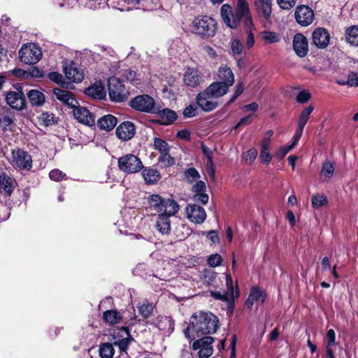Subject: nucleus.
I'll use <instances>...</instances> for the list:
<instances>
[{"instance_id": "nucleus-36", "label": "nucleus", "mask_w": 358, "mask_h": 358, "mask_svg": "<svg viewBox=\"0 0 358 358\" xmlns=\"http://www.w3.org/2000/svg\"><path fill=\"white\" fill-rule=\"evenodd\" d=\"M346 41L353 46H358V25L348 27L345 31Z\"/></svg>"}, {"instance_id": "nucleus-30", "label": "nucleus", "mask_w": 358, "mask_h": 358, "mask_svg": "<svg viewBox=\"0 0 358 358\" xmlns=\"http://www.w3.org/2000/svg\"><path fill=\"white\" fill-rule=\"evenodd\" d=\"M157 116L160 118L162 121V124L164 125H168L173 123L177 119L176 113L171 110L169 108H164L162 110H159L157 107Z\"/></svg>"}, {"instance_id": "nucleus-23", "label": "nucleus", "mask_w": 358, "mask_h": 358, "mask_svg": "<svg viewBox=\"0 0 358 358\" xmlns=\"http://www.w3.org/2000/svg\"><path fill=\"white\" fill-rule=\"evenodd\" d=\"M14 120V114L9 108H3L0 110V128L3 131H11Z\"/></svg>"}, {"instance_id": "nucleus-22", "label": "nucleus", "mask_w": 358, "mask_h": 358, "mask_svg": "<svg viewBox=\"0 0 358 358\" xmlns=\"http://www.w3.org/2000/svg\"><path fill=\"white\" fill-rule=\"evenodd\" d=\"M74 117L81 123L88 126L95 124L94 115L85 107L76 106L73 108Z\"/></svg>"}, {"instance_id": "nucleus-5", "label": "nucleus", "mask_w": 358, "mask_h": 358, "mask_svg": "<svg viewBox=\"0 0 358 358\" xmlns=\"http://www.w3.org/2000/svg\"><path fill=\"white\" fill-rule=\"evenodd\" d=\"M192 31L194 34L203 38H209L215 35L216 23L215 20L207 15L196 17L192 22Z\"/></svg>"}, {"instance_id": "nucleus-16", "label": "nucleus", "mask_w": 358, "mask_h": 358, "mask_svg": "<svg viewBox=\"0 0 358 358\" xmlns=\"http://www.w3.org/2000/svg\"><path fill=\"white\" fill-rule=\"evenodd\" d=\"M313 44L320 49L326 48L330 41L329 31L322 27L316 28L312 33Z\"/></svg>"}, {"instance_id": "nucleus-11", "label": "nucleus", "mask_w": 358, "mask_h": 358, "mask_svg": "<svg viewBox=\"0 0 358 358\" xmlns=\"http://www.w3.org/2000/svg\"><path fill=\"white\" fill-rule=\"evenodd\" d=\"M118 167L127 173H134L140 171L143 166L138 157L134 155L128 154L119 158Z\"/></svg>"}, {"instance_id": "nucleus-57", "label": "nucleus", "mask_w": 358, "mask_h": 358, "mask_svg": "<svg viewBox=\"0 0 358 358\" xmlns=\"http://www.w3.org/2000/svg\"><path fill=\"white\" fill-rule=\"evenodd\" d=\"M310 94L307 90L301 91L297 96L296 101L300 103H305L310 99Z\"/></svg>"}, {"instance_id": "nucleus-28", "label": "nucleus", "mask_w": 358, "mask_h": 358, "mask_svg": "<svg viewBox=\"0 0 358 358\" xmlns=\"http://www.w3.org/2000/svg\"><path fill=\"white\" fill-rule=\"evenodd\" d=\"M255 6L258 14L268 20L272 12V0H256Z\"/></svg>"}, {"instance_id": "nucleus-54", "label": "nucleus", "mask_w": 358, "mask_h": 358, "mask_svg": "<svg viewBox=\"0 0 358 358\" xmlns=\"http://www.w3.org/2000/svg\"><path fill=\"white\" fill-rule=\"evenodd\" d=\"M348 85L350 87H358V73L350 72L347 79Z\"/></svg>"}, {"instance_id": "nucleus-62", "label": "nucleus", "mask_w": 358, "mask_h": 358, "mask_svg": "<svg viewBox=\"0 0 358 358\" xmlns=\"http://www.w3.org/2000/svg\"><path fill=\"white\" fill-rule=\"evenodd\" d=\"M210 295L215 299L220 300L222 301H228V293L227 292H224L223 293L219 292H211Z\"/></svg>"}, {"instance_id": "nucleus-24", "label": "nucleus", "mask_w": 358, "mask_h": 358, "mask_svg": "<svg viewBox=\"0 0 358 358\" xmlns=\"http://www.w3.org/2000/svg\"><path fill=\"white\" fill-rule=\"evenodd\" d=\"M185 84L191 87L199 86L202 82V76L201 73L196 69L188 68L184 74Z\"/></svg>"}, {"instance_id": "nucleus-55", "label": "nucleus", "mask_w": 358, "mask_h": 358, "mask_svg": "<svg viewBox=\"0 0 358 358\" xmlns=\"http://www.w3.org/2000/svg\"><path fill=\"white\" fill-rule=\"evenodd\" d=\"M208 263L210 266H218L222 263V257L218 254L211 255L208 259Z\"/></svg>"}, {"instance_id": "nucleus-53", "label": "nucleus", "mask_w": 358, "mask_h": 358, "mask_svg": "<svg viewBox=\"0 0 358 358\" xmlns=\"http://www.w3.org/2000/svg\"><path fill=\"white\" fill-rule=\"evenodd\" d=\"M278 4L282 9L289 10L293 8L296 3V0H276Z\"/></svg>"}, {"instance_id": "nucleus-61", "label": "nucleus", "mask_w": 358, "mask_h": 358, "mask_svg": "<svg viewBox=\"0 0 358 358\" xmlns=\"http://www.w3.org/2000/svg\"><path fill=\"white\" fill-rule=\"evenodd\" d=\"M272 159V156L268 150H262L259 155V159L262 163L268 165Z\"/></svg>"}, {"instance_id": "nucleus-51", "label": "nucleus", "mask_w": 358, "mask_h": 358, "mask_svg": "<svg viewBox=\"0 0 358 358\" xmlns=\"http://www.w3.org/2000/svg\"><path fill=\"white\" fill-rule=\"evenodd\" d=\"M123 76L126 78V80L131 83L137 85L138 83L136 82L138 80L137 79V75L136 72L131 70V69H127L124 71Z\"/></svg>"}, {"instance_id": "nucleus-8", "label": "nucleus", "mask_w": 358, "mask_h": 358, "mask_svg": "<svg viewBox=\"0 0 358 358\" xmlns=\"http://www.w3.org/2000/svg\"><path fill=\"white\" fill-rule=\"evenodd\" d=\"M19 56L22 62L31 65L41 59L42 50L34 43L24 44L19 51Z\"/></svg>"}, {"instance_id": "nucleus-1", "label": "nucleus", "mask_w": 358, "mask_h": 358, "mask_svg": "<svg viewBox=\"0 0 358 358\" xmlns=\"http://www.w3.org/2000/svg\"><path fill=\"white\" fill-rule=\"evenodd\" d=\"M220 13L225 24L231 29H235L241 24L243 25L247 34L246 46L248 49L252 48L255 42V34L252 31L255 28L249 5L246 0H237L236 7L234 11L229 4H223Z\"/></svg>"}, {"instance_id": "nucleus-32", "label": "nucleus", "mask_w": 358, "mask_h": 358, "mask_svg": "<svg viewBox=\"0 0 358 358\" xmlns=\"http://www.w3.org/2000/svg\"><path fill=\"white\" fill-rule=\"evenodd\" d=\"M120 330L126 334L127 337L122 339L115 340L113 343V345L117 346L121 352H126L128 349L129 345L133 341V338L129 334V329L128 327H121Z\"/></svg>"}, {"instance_id": "nucleus-26", "label": "nucleus", "mask_w": 358, "mask_h": 358, "mask_svg": "<svg viewBox=\"0 0 358 358\" xmlns=\"http://www.w3.org/2000/svg\"><path fill=\"white\" fill-rule=\"evenodd\" d=\"M174 215H168L166 213H161L158 215L155 227L159 233L162 234H169L171 231V221L170 217Z\"/></svg>"}, {"instance_id": "nucleus-20", "label": "nucleus", "mask_w": 358, "mask_h": 358, "mask_svg": "<svg viewBox=\"0 0 358 358\" xmlns=\"http://www.w3.org/2000/svg\"><path fill=\"white\" fill-rule=\"evenodd\" d=\"M15 180L6 174L0 173V194L10 196L15 188Z\"/></svg>"}, {"instance_id": "nucleus-50", "label": "nucleus", "mask_w": 358, "mask_h": 358, "mask_svg": "<svg viewBox=\"0 0 358 358\" xmlns=\"http://www.w3.org/2000/svg\"><path fill=\"white\" fill-rule=\"evenodd\" d=\"M231 49L234 55H240L243 50L242 43L236 38L232 39L231 41Z\"/></svg>"}, {"instance_id": "nucleus-64", "label": "nucleus", "mask_w": 358, "mask_h": 358, "mask_svg": "<svg viewBox=\"0 0 358 358\" xmlns=\"http://www.w3.org/2000/svg\"><path fill=\"white\" fill-rule=\"evenodd\" d=\"M11 73L12 75L15 77L28 79L27 71L19 68H15L11 71Z\"/></svg>"}, {"instance_id": "nucleus-7", "label": "nucleus", "mask_w": 358, "mask_h": 358, "mask_svg": "<svg viewBox=\"0 0 358 358\" xmlns=\"http://www.w3.org/2000/svg\"><path fill=\"white\" fill-rule=\"evenodd\" d=\"M108 87L110 98L113 101L122 102L127 100L129 92L119 78H110L108 81Z\"/></svg>"}, {"instance_id": "nucleus-42", "label": "nucleus", "mask_w": 358, "mask_h": 358, "mask_svg": "<svg viewBox=\"0 0 358 358\" xmlns=\"http://www.w3.org/2000/svg\"><path fill=\"white\" fill-rule=\"evenodd\" d=\"M311 202L314 208H319L326 205L328 203V200L324 194H316L312 196Z\"/></svg>"}, {"instance_id": "nucleus-15", "label": "nucleus", "mask_w": 358, "mask_h": 358, "mask_svg": "<svg viewBox=\"0 0 358 358\" xmlns=\"http://www.w3.org/2000/svg\"><path fill=\"white\" fill-rule=\"evenodd\" d=\"M187 217L196 224L203 223L206 218L204 208L196 204H188L185 208Z\"/></svg>"}, {"instance_id": "nucleus-14", "label": "nucleus", "mask_w": 358, "mask_h": 358, "mask_svg": "<svg viewBox=\"0 0 358 358\" xmlns=\"http://www.w3.org/2000/svg\"><path fill=\"white\" fill-rule=\"evenodd\" d=\"M125 312L122 313L117 311V310H107L103 313V320L109 325H115L122 322L127 325L133 324L135 315L131 317V322H129L128 321L125 320Z\"/></svg>"}, {"instance_id": "nucleus-46", "label": "nucleus", "mask_w": 358, "mask_h": 358, "mask_svg": "<svg viewBox=\"0 0 358 358\" xmlns=\"http://www.w3.org/2000/svg\"><path fill=\"white\" fill-rule=\"evenodd\" d=\"M201 150L203 154L207 157L208 166L213 169V151L209 148H208L204 143L201 144Z\"/></svg>"}, {"instance_id": "nucleus-49", "label": "nucleus", "mask_w": 358, "mask_h": 358, "mask_svg": "<svg viewBox=\"0 0 358 358\" xmlns=\"http://www.w3.org/2000/svg\"><path fill=\"white\" fill-rule=\"evenodd\" d=\"M49 177L51 180L55 181H59L66 178V176L62 171L59 169H53L50 171Z\"/></svg>"}, {"instance_id": "nucleus-17", "label": "nucleus", "mask_w": 358, "mask_h": 358, "mask_svg": "<svg viewBox=\"0 0 358 358\" xmlns=\"http://www.w3.org/2000/svg\"><path fill=\"white\" fill-rule=\"evenodd\" d=\"M115 134L117 137L121 141H129L136 134L135 124L130 121L123 122L117 126Z\"/></svg>"}, {"instance_id": "nucleus-43", "label": "nucleus", "mask_w": 358, "mask_h": 358, "mask_svg": "<svg viewBox=\"0 0 358 358\" xmlns=\"http://www.w3.org/2000/svg\"><path fill=\"white\" fill-rule=\"evenodd\" d=\"M154 147L155 150H157L160 152V154L169 152L168 143L160 138H155Z\"/></svg>"}, {"instance_id": "nucleus-21", "label": "nucleus", "mask_w": 358, "mask_h": 358, "mask_svg": "<svg viewBox=\"0 0 358 358\" xmlns=\"http://www.w3.org/2000/svg\"><path fill=\"white\" fill-rule=\"evenodd\" d=\"M218 82L224 85L228 88L231 87L235 83L234 74L227 65H222L217 70Z\"/></svg>"}, {"instance_id": "nucleus-2", "label": "nucleus", "mask_w": 358, "mask_h": 358, "mask_svg": "<svg viewBox=\"0 0 358 358\" xmlns=\"http://www.w3.org/2000/svg\"><path fill=\"white\" fill-rule=\"evenodd\" d=\"M219 328V320L217 316L211 313L199 311L194 313L189 319V325L184 330V334L187 338H191L189 331L192 329L199 337L203 335L214 334Z\"/></svg>"}, {"instance_id": "nucleus-6", "label": "nucleus", "mask_w": 358, "mask_h": 358, "mask_svg": "<svg viewBox=\"0 0 358 358\" xmlns=\"http://www.w3.org/2000/svg\"><path fill=\"white\" fill-rule=\"evenodd\" d=\"M129 106L135 110L143 113H157L155 101L154 99L148 94H142L135 96L130 101Z\"/></svg>"}, {"instance_id": "nucleus-25", "label": "nucleus", "mask_w": 358, "mask_h": 358, "mask_svg": "<svg viewBox=\"0 0 358 358\" xmlns=\"http://www.w3.org/2000/svg\"><path fill=\"white\" fill-rule=\"evenodd\" d=\"M53 92L57 99L71 108H73L78 104V101L73 97V94L69 91L55 88L54 89Z\"/></svg>"}, {"instance_id": "nucleus-59", "label": "nucleus", "mask_w": 358, "mask_h": 358, "mask_svg": "<svg viewBox=\"0 0 358 358\" xmlns=\"http://www.w3.org/2000/svg\"><path fill=\"white\" fill-rule=\"evenodd\" d=\"M206 190V186L204 182L199 180L192 186V191L194 194L205 192Z\"/></svg>"}, {"instance_id": "nucleus-33", "label": "nucleus", "mask_w": 358, "mask_h": 358, "mask_svg": "<svg viewBox=\"0 0 358 358\" xmlns=\"http://www.w3.org/2000/svg\"><path fill=\"white\" fill-rule=\"evenodd\" d=\"M142 176L147 184H154L160 178L159 172L152 168L144 169L142 171Z\"/></svg>"}, {"instance_id": "nucleus-45", "label": "nucleus", "mask_w": 358, "mask_h": 358, "mask_svg": "<svg viewBox=\"0 0 358 358\" xmlns=\"http://www.w3.org/2000/svg\"><path fill=\"white\" fill-rule=\"evenodd\" d=\"M158 160L159 162L162 164L165 167L171 166L175 164L174 159L169 154V152L160 154Z\"/></svg>"}, {"instance_id": "nucleus-41", "label": "nucleus", "mask_w": 358, "mask_h": 358, "mask_svg": "<svg viewBox=\"0 0 358 358\" xmlns=\"http://www.w3.org/2000/svg\"><path fill=\"white\" fill-rule=\"evenodd\" d=\"M261 35L262 36L263 40L266 43H275L280 41V37L278 34L275 32L269 31H263L261 32Z\"/></svg>"}, {"instance_id": "nucleus-3", "label": "nucleus", "mask_w": 358, "mask_h": 358, "mask_svg": "<svg viewBox=\"0 0 358 358\" xmlns=\"http://www.w3.org/2000/svg\"><path fill=\"white\" fill-rule=\"evenodd\" d=\"M229 90V88L220 82H213L196 95V103L203 111H212L218 106L216 99L227 94Z\"/></svg>"}, {"instance_id": "nucleus-63", "label": "nucleus", "mask_w": 358, "mask_h": 358, "mask_svg": "<svg viewBox=\"0 0 358 358\" xmlns=\"http://www.w3.org/2000/svg\"><path fill=\"white\" fill-rule=\"evenodd\" d=\"M327 344L326 346L332 347L336 342V334L334 329H329L327 333Z\"/></svg>"}, {"instance_id": "nucleus-60", "label": "nucleus", "mask_w": 358, "mask_h": 358, "mask_svg": "<svg viewBox=\"0 0 358 358\" xmlns=\"http://www.w3.org/2000/svg\"><path fill=\"white\" fill-rule=\"evenodd\" d=\"M208 195L205 192L194 194L193 196V199L195 201L199 202L203 205H205L208 202Z\"/></svg>"}, {"instance_id": "nucleus-10", "label": "nucleus", "mask_w": 358, "mask_h": 358, "mask_svg": "<svg viewBox=\"0 0 358 358\" xmlns=\"http://www.w3.org/2000/svg\"><path fill=\"white\" fill-rule=\"evenodd\" d=\"M16 91H10L6 95L7 104L13 109L22 110L26 107V99L20 84L14 85Z\"/></svg>"}, {"instance_id": "nucleus-27", "label": "nucleus", "mask_w": 358, "mask_h": 358, "mask_svg": "<svg viewBox=\"0 0 358 358\" xmlns=\"http://www.w3.org/2000/svg\"><path fill=\"white\" fill-rule=\"evenodd\" d=\"M85 93L88 96L95 99H103L106 95L104 86L101 81L95 82L93 85L86 88Z\"/></svg>"}, {"instance_id": "nucleus-58", "label": "nucleus", "mask_w": 358, "mask_h": 358, "mask_svg": "<svg viewBox=\"0 0 358 358\" xmlns=\"http://www.w3.org/2000/svg\"><path fill=\"white\" fill-rule=\"evenodd\" d=\"M292 148L293 145H287L281 147L275 154L276 157L279 159H282Z\"/></svg>"}, {"instance_id": "nucleus-35", "label": "nucleus", "mask_w": 358, "mask_h": 358, "mask_svg": "<svg viewBox=\"0 0 358 358\" xmlns=\"http://www.w3.org/2000/svg\"><path fill=\"white\" fill-rule=\"evenodd\" d=\"M27 96L30 103L33 106H40L45 102V95L43 92L36 90H30L27 93Z\"/></svg>"}, {"instance_id": "nucleus-34", "label": "nucleus", "mask_w": 358, "mask_h": 358, "mask_svg": "<svg viewBox=\"0 0 358 358\" xmlns=\"http://www.w3.org/2000/svg\"><path fill=\"white\" fill-rule=\"evenodd\" d=\"M217 273L211 268H206L200 272V278L207 285H214L217 280Z\"/></svg>"}, {"instance_id": "nucleus-9", "label": "nucleus", "mask_w": 358, "mask_h": 358, "mask_svg": "<svg viewBox=\"0 0 358 358\" xmlns=\"http://www.w3.org/2000/svg\"><path fill=\"white\" fill-rule=\"evenodd\" d=\"M10 164L15 169L30 171L32 168V157L23 149L17 148L12 151Z\"/></svg>"}, {"instance_id": "nucleus-44", "label": "nucleus", "mask_w": 358, "mask_h": 358, "mask_svg": "<svg viewBox=\"0 0 358 358\" xmlns=\"http://www.w3.org/2000/svg\"><path fill=\"white\" fill-rule=\"evenodd\" d=\"M334 172V166L333 164L327 161L323 163L322 170H321V175L325 176L326 178H331Z\"/></svg>"}, {"instance_id": "nucleus-19", "label": "nucleus", "mask_w": 358, "mask_h": 358, "mask_svg": "<svg viewBox=\"0 0 358 358\" xmlns=\"http://www.w3.org/2000/svg\"><path fill=\"white\" fill-rule=\"evenodd\" d=\"M266 294L258 286L252 287L250 289L249 296L245 302V306L252 310L255 303L262 304L265 301Z\"/></svg>"}, {"instance_id": "nucleus-4", "label": "nucleus", "mask_w": 358, "mask_h": 358, "mask_svg": "<svg viewBox=\"0 0 358 358\" xmlns=\"http://www.w3.org/2000/svg\"><path fill=\"white\" fill-rule=\"evenodd\" d=\"M148 208L156 213L176 215L180 210V206L173 199H164L159 194L148 196Z\"/></svg>"}, {"instance_id": "nucleus-38", "label": "nucleus", "mask_w": 358, "mask_h": 358, "mask_svg": "<svg viewBox=\"0 0 358 358\" xmlns=\"http://www.w3.org/2000/svg\"><path fill=\"white\" fill-rule=\"evenodd\" d=\"M99 352L101 358H113L115 354L113 345L103 343L99 345Z\"/></svg>"}, {"instance_id": "nucleus-39", "label": "nucleus", "mask_w": 358, "mask_h": 358, "mask_svg": "<svg viewBox=\"0 0 358 358\" xmlns=\"http://www.w3.org/2000/svg\"><path fill=\"white\" fill-rule=\"evenodd\" d=\"M38 120L41 124L45 127L52 126L57 122L54 114L48 112L42 113L38 117Z\"/></svg>"}, {"instance_id": "nucleus-37", "label": "nucleus", "mask_w": 358, "mask_h": 358, "mask_svg": "<svg viewBox=\"0 0 358 358\" xmlns=\"http://www.w3.org/2000/svg\"><path fill=\"white\" fill-rule=\"evenodd\" d=\"M313 106H309L303 110L297 121V129L303 131L304 127L308 122L310 115L313 111Z\"/></svg>"}, {"instance_id": "nucleus-18", "label": "nucleus", "mask_w": 358, "mask_h": 358, "mask_svg": "<svg viewBox=\"0 0 358 358\" xmlns=\"http://www.w3.org/2000/svg\"><path fill=\"white\" fill-rule=\"evenodd\" d=\"M293 48L295 53L299 57H306L308 52V42L307 38L300 33L295 34L293 38Z\"/></svg>"}, {"instance_id": "nucleus-52", "label": "nucleus", "mask_w": 358, "mask_h": 358, "mask_svg": "<svg viewBox=\"0 0 358 358\" xmlns=\"http://www.w3.org/2000/svg\"><path fill=\"white\" fill-rule=\"evenodd\" d=\"M28 79L31 78H42L44 76V73L42 70L36 66H31L27 71Z\"/></svg>"}, {"instance_id": "nucleus-29", "label": "nucleus", "mask_w": 358, "mask_h": 358, "mask_svg": "<svg viewBox=\"0 0 358 358\" xmlns=\"http://www.w3.org/2000/svg\"><path fill=\"white\" fill-rule=\"evenodd\" d=\"M64 73L66 78L73 83H80L84 78L83 71H79L76 67L73 66V64L65 66Z\"/></svg>"}, {"instance_id": "nucleus-31", "label": "nucleus", "mask_w": 358, "mask_h": 358, "mask_svg": "<svg viewBox=\"0 0 358 358\" xmlns=\"http://www.w3.org/2000/svg\"><path fill=\"white\" fill-rule=\"evenodd\" d=\"M117 123V118L113 115H104L97 121L99 129L108 131L113 129Z\"/></svg>"}, {"instance_id": "nucleus-13", "label": "nucleus", "mask_w": 358, "mask_h": 358, "mask_svg": "<svg viewBox=\"0 0 358 358\" xmlns=\"http://www.w3.org/2000/svg\"><path fill=\"white\" fill-rule=\"evenodd\" d=\"M294 15L297 23L303 27L310 25L314 20L313 10L310 7L305 5L297 6Z\"/></svg>"}, {"instance_id": "nucleus-40", "label": "nucleus", "mask_w": 358, "mask_h": 358, "mask_svg": "<svg viewBox=\"0 0 358 358\" xmlns=\"http://www.w3.org/2000/svg\"><path fill=\"white\" fill-rule=\"evenodd\" d=\"M153 308V304L148 301L143 302L138 306L139 313L144 318H148L151 316Z\"/></svg>"}, {"instance_id": "nucleus-47", "label": "nucleus", "mask_w": 358, "mask_h": 358, "mask_svg": "<svg viewBox=\"0 0 358 358\" xmlns=\"http://www.w3.org/2000/svg\"><path fill=\"white\" fill-rule=\"evenodd\" d=\"M186 179L189 182H192L200 178V175L197 170L194 168H189L185 172Z\"/></svg>"}, {"instance_id": "nucleus-56", "label": "nucleus", "mask_w": 358, "mask_h": 358, "mask_svg": "<svg viewBox=\"0 0 358 358\" xmlns=\"http://www.w3.org/2000/svg\"><path fill=\"white\" fill-rule=\"evenodd\" d=\"M257 156V150L255 148L248 150L245 155V162L250 164H252Z\"/></svg>"}, {"instance_id": "nucleus-48", "label": "nucleus", "mask_w": 358, "mask_h": 358, "mask_svg": "<svg viewBox=\"0 0 358 358\" xmlns=\"http://www.w3.org/2000/svg\"><path fill=\"white\" fill-rule=\"evenodd\" d=\"M198 104H190L187 106L183 110V115L185 117H193L196 115V111L198 108Z\"/></svg>"}, {"instance_id": "nucleus-12", "label": "nucleus", "mask_w": 358, "mask_h": 358, "mask_svg": "<svg viewBox=\"0 0 358 358\" xmlns=\"http://www.w3.org/2000/svg\"><path fill=\"white\" fill-rule=\"evenodd\" d=\"M214 338L211 336H204L196 340L192 344V348L198 351L199 358H208L212 355L213 350L212 344Z\"/></svg>"}]
</instances>
